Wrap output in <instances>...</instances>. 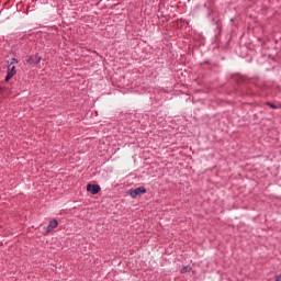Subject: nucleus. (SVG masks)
<instances>
[{
    "label": "nucleus",
    "mask_w": 281,
    "mask_h": 281,
    "mask_svg": "<svg viewBox=\"0 0 281 281\" xmlns=\"http://www.w3.org/2000/svg\"><path fill=\"white\" fill-rule=\"evenodd\" d=\"M87 190H88V192H91L92 194H98V192H100V186H98V184H88Z\"/></svg>",
    "instance_id": "obj_3"
},
{
    "label": "nucleus",
    "mask_w": 281,
    "mask_h": 281,
    "mask_svg": "<svg viewBox=\"0 0 281 281\" xmlns=\"http://www.w3.org/2000/svg\"><path fill=\"white\" fill-rule=\"evenodd\" d=\"M26 63H27L29 65H33V63H35V61H34V57H29V58L26 59Z\"/></svg>",
    "instance_id": "obj_7"
},
{
    "label": "nucleus",
    "mask_w": 281,
    "mask_h": 281,
    "mask_svg": "<svg viewBox=\"0 0 281 281\" xmlns=\"http://www.w3.org/2000/svg\"><path fill=\"white\" fill-rule=\"evenodd\" d=\"M18 63L19 60H16L15 58H12L9 65H11V67H14V65H16Z\"/></svg>",
    "instance_id": "obj_8"
},
{
    "label": "nucleus",
    "mask_w": 281,
    "mask_h": 281,
    "mask_svg": "<svg viewBox=\"0 0 281 281\" xmlns=\"http://www.w3.org/2000/svg\"><path fill=\"white\" fill-rule=\"evenodd\" d=\"M33 59H34V63H36V64L41 63V56H35V58H33Z\"/></svg>",
    "instance_id": "obj_9"
},
{
    "label": "nucleus",
    "mask_w": 281,
    "mask_h": 281,
    "mask_svg": "<svg viewBox=\"0 0 281 281\" xmlns=\"http://www.w3.org/2000/svg\"><path fill=\"white\" fill-rule=\"evenodd\" d=\"M190 266H186L181 269V273H188L190 271Z\"/></svg>",
    "instance_id": "obj_5"
},
{
    "label": "nucleus",
    "mask_w": 281,
    "mask_h": 281,
    "mask_svg": "<svg viewBox=\"0 0 281 281\" xmlns=\"http://www.w3.org/2000/svg\"><path fill=\"white\" fill-rule=\"evenodd\" d=\"M56 227H58V221H50L49 225L46 228V234H49V232H53V229H56Z\"/></svg>",
    "instance_id": "obj_4"
},
{
    "label": "nucleus",
    "mask_w": 281,
    "mask_h": 281,
    "mask_svg": "<svg viewBox=\"0 0 281 281\" xmlns=\"http://www.w3.org/2000/svg\"><path fill=\"white\" fill-rule=\"evenodd\" d=\"M267 105L270 106V109H280V106H278L271 102H268Z\"/></svg>",
    "instance_id": "obj_6"
},
{
    "label": "nucleus",
    "mask_w": 281,
    "mask_h": 281,
    "mask_svg": "<svg viewBox=\"0 0 281 281\" xmlns=\"http://www.w3.org/2000/svg\"><path fill=\"white\" fill-rule=\"evenodd\" d=\"M13 76H16V66L9 65L5 82H8V80H11Z\"/></svg>",
    "instance_id": "obj_2"
},
{
    "label": "nucleus",
    "mask_w": 281,
    "mask_h": 281,
    "mask_svg": "<svg viewBox=\"0 0 281 281\" xmlns=\"http://www.w3.org/2000/svg\"><path fill=\"white\" fill-rule=\"evenodd\" d=\"M139 194H146V188L139 187L130 191V196H132V199H136Z\"/></svg>",
    "instance_id": "obj_1"
}]
</instances>
